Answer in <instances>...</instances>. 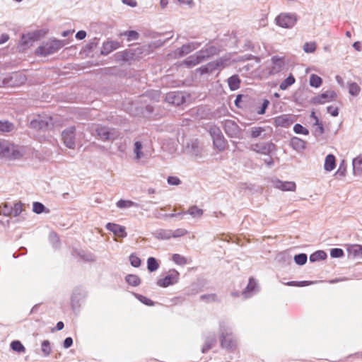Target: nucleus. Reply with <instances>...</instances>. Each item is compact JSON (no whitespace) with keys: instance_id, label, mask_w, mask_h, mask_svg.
Here are the masks:
<instances>
[{"instance_id":"obj_61","label":"nucleus","mask_w":362,"mask_h":362,"mask_svg":"<svg viewBox=\"0 0 362 362\" xmlns=\"http://www.w3.org/2000/svg\"><path fill=\"white\" fill-rule=\"evenodd\" d=\"M9 39V37L7 34H1L0 35V44L4 43Z\"/></svg>"},{"instance_id":"obj_16","label":"nucleus","mask_w":362,"mask_h":362,"mask_svg":"<svg viewBox=\"0 0 362 362\" xmlns=\"http://www.w3.org/2000/svg\"><path fill=\"white\" fill-rule=\"evenodd\" d=\"M348 255L353 258L362 257V245L358 244L348 245L346 246Z\"/></svg>"},{"instance_id":"obj_28","label":"nucleus","mask_w":362,"mask_h":362,"mask_svg":"<svg viewBox=\"0 0 362 362\" xmlns=\"http://www.w3.org/2000/svg\"><path fill=\"white\" fill-rule=\"evenodd\" d=\"M159 267V264L154 257H148L147 259V268L151 272L156 271Z\"/></svg>"},{"instance_id":"obj_11","label":"nucleus","mask_w":362,"mask_h":362,"mask_svg":"<svg viewBox=\"0 0 362 362\" xmlns=\"http://www.w3.org/2000/svg\"><path fill=\"white\" fill-rule=\"evenodd\" d=\"M293 123L291 117L288 115H281L274 118V124L276 127H290Z\"/></svg>"},{"instance_id":"obj_64","label":"nucleus","mask_w":362,"mask_h":362,"mask_svg":"<svg viewBox=\"0 0 362 362\" xmlns=\"http://www.w3.org/2000/svg\"><path fill=\"white\" fill-rule=\"evenodd\" d=\"M64 325L63 322H61V321H60V322H57V325H56V329H57V330H61V329H62L64 328Z\"/></svg>"},{"instance_id":"obj_19","label":"nucleus","mask_w":362,"mask_h":362,"mask_svg":"<svg viewBox=\"0 0 362 362\" xmlns=\"http://www.w3.org/2000/svg\"><path fill=\"white\" fill-rule=\"evenodd\" d=\"M166 100L168 103L179 105L180 104L182 103L185 100L184 96L182 93H170L166 96Z\"/></svg>"},{"instance_id":"obj_36","label":"nucleus","mask_w":362,"mask_h":362,"mask_svg":"<svg viewBox=\"0 0 362 362\" xmlns=\"http://www.w3.org/2000/svg\"><path fill=\"white\" fill-rule=\"evenodd\" d=\"M349 93L354 96H356L359 94L361 91V88L356 83H351L348 86Z\"/></svg>"},{"instance_id":"obj_58","label":"nucleus","mask_w":362,"mask_h":362,"mask_svg":"<svg viewBox=\"0 0 362 362\" xmlns=\"http://www.w3.org/2000/svg\"><path fill=\"white\" fill-rule=\"evenodd\" d=\"M73 344V339L71 337H67L64 341V347L67 349L69 348Z\"/></svg>"},{"instance_id":"obj_55","label":"nucleus","mask_w":362,"mask_h":362,"mask_svg":"<svg viewBox=\"0 0 362 362\" xmlns=\"http://www.w3.org/2000/svg\"><path fill=\"white\" fill-rule=\"evenodd\" d=\"M187 233V231L185 229L180 228V229H177L176 230H175L173 234L172 235V236L174 238L180 237V236H183V235H186Z\"/></svg>"},{"instance_id":"obj_7","label":"nucleus","mask_w":362,"mask_h":362,"mask_svg":"<svg viewBox=\"0 0 362 362\" xmlns=\"http://www.w3.org/2000/svg\"><path fill=\"white\" fill-rule=\"evenodd\" d=\"M75 131L74 127L67 128L62 132V140L65 146L71 149L75 148Z\"/></svg>"},{"instance_id":"obj_47","label":"nucleus","mask_w":362,"mask_h":362,"mask_svg":"<svg viewBox=\"0 0 362 362\" xmlns=\"http://www.w3.org/2000/svg\"><path fill=\"white\" fill-rule=\"evenodd\" d=\"M311 284V282L308 281H289L286 283L285 284L290 286H308Z\"/></svg>"},{"instance_id":"obj_51","label":"nucleus","mask_w":362,"mask_h":362,"mask_svg":"<svg viewBox=\"0 0 362 362\" xmlns=\"http://www.w3.org/2000/svg\"><path fill=\"white\" fill-rule=\"evenodd\" d=\"M269 105V101L267 99L263 100L262 107L259 110H257V112L259 115L264 114L266 109L268 107Z\"/></svg>"},{"instance_id":"obj_30","label":"nucleus","mask_w":362,"mask_h":362,"mask_svg":"<svg viewBox=\"0 0 362 362\" xmlns=\"http://www.w3.org/2000/svg\"><path fill=\"white\" fill-rule=\"evenodd\" d=\"M14 129V125L8 121H0V132H10Z\"/></svg>"},{"instance_id":"obj_52","label":"nucleus","mask_w":362,"mask_h":362,"mask_svg":"<svg viewBox=\"0 0 362 362\" xmlns=\"http://www.w3.org/2000/svg\"><path fill=\"white\" fill-rule=\"evenodd\" d=\"M180 180L175 176H170L168 178V183L171 185H178L180 184Z\"/></svg>"},{"instance_id":"obj_33","label":"nucleus","mask_w":362,"mask_h":362,"mask_svg":"<svg viewBox=\"0 0 362 362\" xmlns=\"http://www.w3.org/2000/svg\"><path fill=\"white\" fill-rule=\"evenodd\" d=\"M11 347L13 351H17L18 353H24L25 351V348L24 347V346L20 341L18 340L13 341L11 343Z\"/></svg>"},{"instance_id":"obj_40","label":"nucleus","mask_w":362,"mask_h":362,"mask_svg":"<svg viewBox=\"0 0 362 362\" xmlns=\"http://www.w3.org/2000/svg\"><path fill=\"white\" fill-rule=\"evenodd\" d=\"M316 43L315 42H306L303 45V50L307 53L314 52L316 49Z\"/></svg>"},{"instance_id":"obj_4","label":"nucleus","mask_w":362,"mask_h":362,"mask_svg":"<svg viewBox=\"0 0 362 362\" xmlns=\"http://www.w3.org/2000/svg\"><path fill=\"white\" fill-rule=\"evenodd\" d=\"M179 279L180 273L176 269H170L164 277L158 279L156 284L160 287L165 288L177 284Z\"/></svg>"},{"instance_id":"obj_13","label":"nucleus","mask_w":362,"mask_h":362,"mask_svg":"<svg viewBox=\"0 0 362 362\" xmlns=\"http://www.w3.org/2000/svg\"><path fill=\"white\" fill-rule=\"evenodd\" d=\"M204 60V57L202 53L197 52L194 55H191L187 57L184 62L183 64H185L187 67H192L199 63L202 62Z\"/></svg>"},{"instance_id":"obj_59","label":"nucleus","mask_w":362,"mask_h":362,"mask_svg":"<svg viewBox=\"0 0 362 362\" xmlns=\"http://www.w3.org/2000/svg\"><path fill=\"white\" fill-rule=\"evenodd\" d=\"M86 33L84 30H80L76 35V37L78 40H83L86 37Z\"/></svg>"},{"instance_id":"obj_48","label":"nucleus","mask_w":362,"mask_h":362,"mask_svg":"<svg viewBox=\"0 0 362 362\" xmlns=\"http://www.w3.org/2000/svg\"><path fill=\"white\" fill-rule=\"evenodd\" d=\"M134 152L136 153V159H139L142 155L141 153V148H142V144L140 141H136L134 144Z\"/></svg>"},{"instance_id":"obj_49","label":"nucleus","mask_w":362,"mask_h":362,"mask_svg":"<svg viewBox=\"0 0 362 362\" xmlns=\"http://www.w3.org/2000/svg\"><path fill=\"white\" fill-rule=\"evenodd\" d=\"M332 257H341L344 255V251L340 248H334L330 252Z\"/></svg>"},{"instance_id":"obj_18","label":"nucleus","mask_w":362,"mask_h":362,"mask_svg":"<svg viewBox=\"0 0 362 362\" xmlns=\"http://www.w3.org/2000/svg\"><path fill=\"white\" fill-rule=\"evenodd\" d=\"M120 47L121 44L117 41H107L103 43L101 52L103 54H108Z\"/></svg>"},{"instance_id":"obj_3","label":"nucleus","mask_w":362,"mask_h":362,"mask_svg":"<svg viewBox=\"0 0 362 362\" xmlns=\"http://www.w3.org/2000/svg\"><path fill=\"white\" fill-rule=\"evenodd\" d=\"M26 76L21 72H14L3 80V84L6 87L15 88L23 85L26 81Z\"/></svg>"},{"instance_id":"obj_34","label":"nucleus","mask_w":362,"mask_h":362,"mask_svg":"<svg viewBox=\"0 0 362 362\" xmlns=\"http://www.w3.org/2000/svg\"><path fill=\"white\" fill-rule=\"evenodd\" d=\"M187 213L193 217H200L203 214V210L197 206H192L189 208Z\"/></svg>"},{"instance_id":"obj_32","label":"nucleus","mask_w":362,"mask_h":362,"mask_svg":"<svg viewBox=\"0 0 362 362\" xmlns=\"http://www.w3.org/2000/svg\"><path fill=\"white\" fill-rule=\"evenodd\" d=\"M172 259L176 264L178 265H185L188 263L187 259L180 254H174L172 256Z\"/></svg>"},{"instance_id":"obj_23","label":"nucleus","mask_w":362,"mask_h":362,"mask_svg":"<svg viewBox=\"0 0 362 362\" xmlns=\"http://www.w3.org/2000/svg\"><path fill=\"white\" fill-rule=\"evenodd\" d=\"M219 66V64L218 62H211L209 63L205 66H203L199 68V71L201 74H206L209 72H212L215 69H217V67Z\"/></svg>"},{"instance_id":"obj_20","label":"nucleus","mask_w":362,"mask_h":362,"mask_svg":"<svg viewBox=\"0 0 362 362\" xmlns=\"http://www.w3.org/2000/svg\"><path fill=\"white\" fill-rule=\"evenodd\" d=\"M336 167V159L334 156L329 154L326 156L325 160V169L327 171H331Z\"/></svg>"},{"instance_id":"obj_24","label":"nucleus","mask_w":362,"mask_h":362,"mask_svg":"<svg viewBox=\"0 0 362 362\" xmlns=\"http://www.w3.org/2000/svg\"><path fill=\"white\" fill-rule=\"evenodd\" d=\"M291 146L297 150L303 149L305 146V141L298 137H293L291 140Z\"/></svg>"},{"instance_id":"obj_2","label":"nucleus","mask_w":362,"mask_h":362,"mask_svg":"<svg viewBox=\"0 0 362 362\" xmlns=\"http://www.w3.org/2000/svg\"><path fill=\"white\" fill-rule=\"evenodd\" d=\"M62 46L63 44L60 40H52L40 46L35 52L37 55L47 56L57 52Z\"/></svg>"},{"instance_id":"obj_63","label":"nucleus","mask_w":362,"mask_h":362,"mask_svg":"<svg viewBox=\"0 0 362 362\" xmlns=\"http://www.w3.org/2000/svg\"><path fill=\"white\" fill-rule=\"evenodd\" d=\"M310 117H312L315 121V124H317L318 122H319V119L318 117L316 116L315 112H311V115H310Z\"/></svg>"},{"instance_id":"obj_54","label":"nucleus","mask_w":362,"mask_h":362,"mask_svg":"<svg viewBox=\"0 0 362 362\" xmlns=\"http://www.w3.org/2000/svg\"><path fill=\"white\" fill-rule=\"evenodd\" d=\"M327 110V112L333 117H337L339 114V109L337 107L328 106Z\"/></svg>"},{"instance_id":"obj_44","label":"nucleus","mask_w":362,"mask_h":362,"mask_svg":"<svg viewBox=\"0 0 362 362\" xmlns=\"http://www.w3.org/2000/svg\"><path fill=\"white\" fill-rule=\"evenodd\" d=\"M120 35H127L128 37V41H131L132 40H136L139 37V33L134 30L126 31L123 33H121Z\"/></svg>"},{"instance_id":"obj_21","label":"nucleus","mask_w":362,"mask_h":362,"mask_svg":"<svg viewBox=\"0 0 362 362\" xmlns=\"http://www.w3.org/2000/svg\"><path fill=\"white\" fill-rule=\"evenodd\" d=\"M199 53H202L204 57V59L217 54L218 53V49L214 46H209L204 49H202L199 52Z\"/></svg>"},{"instance_id":"obj_8","label":"nucleus","mask_w":362,"mask_h":362,"mask_svg":"<svg viewBox=\"0 0 362 362\" xmlns=\"http://www.w3.org/2000/svg\"><path fill=\"white\" fill-rule=\"evenodd\" d=\"M221 344L223 348L232 349L236 346V341L231 332L224 330L221 332Z\"/></svg>"},{"instance_id":"obj_56","label":"nucleus","mask_w":362,"mask_h":362,"mask_svg":"<svg viewBox=\"0 0 362 362\" xmlns=\"http://www.w3.org/2000/svg\"><path fill=\"white\" fill-rule=\"evenodd\" d=\"M233 128L234 129H236L238 126L232 121H230V120H228L225 122V125H224V129H225V131L228 133V128Z\"/></svg>"},{"instance_id":"obj_26","label":"nucleus","mask_w":362,"mask_h":362,"mask_svg":"<svg viewBox=\"0 0 362 362\" xmlns=\"http://www.w3.org/2000/svg\"><path fill=\"white\" fill-rule=\"evenodd\" d=\"M126 281L132 286H137L141 283V279L139 276L136 274H128L125 277Z\"/></svg>"},{"instance_id":"obj_22","label":"nucleus","mask_w":362,"mask_h":362,"mask_svg":"<svg viewBox=\"0 0 362 362\" xmlns=\"http://www.w3.org/2000/svg\"><path fill=\"white\" fill-rule=\"evenodd\" d=\"M228 83L230 90H235L239 88L240 80L237 75H234L228 79Z\"/></svg>"},{"instance_id":"obj_45","label":"nucleus","mask_w":362,"mask_h":362,"mask_svg":"<svg viewBox=\"0 0 362 362\" xmlns=\"http://www.w3.org/2000/svg\"><path fill=\"white\" fill-rule=\"evenodd\" d=\"M129 261H130L131 264L134 267H139L141 265L140 258L134 254H132L129 256Z\"/></svg>"},{"instance_id":"obj_43","label":"nucleus","mask_w":362,"mask_h":362,"mask_svg":"<svg viewBox=\"0 0 362 362\" xmlns=\"http://www.w3.org/2000/svg\"><path fill=\"white\" fill-rule=\"evenodd\" d=\"M263 132H264L263 127H256L251 129L250 134L252 138H257Z\"/></svg>"},{"instance_id":"obj_50","label":"nucleus","mask_w":362,"mask_h":362,"mask_svg":"<svg viewBox=\"0 0 362 362\" xmlns=\"http://www.w3.org/2000/svg\"><path fill=\"white\" fill-rule=\"evenodd\" d=\"M45 209V206L40 202L33 203V211L37 214H41Z\"/></svg>"},{"instance_id":"obj_35","label":"nucleus","mask_w":362,"mask_h":362,"mask_svg":"<svg viewBox=\"0 0 362 362\" xmlns=\"http://www.w3.org/2000/svg\"><path fill=\"white\" fill-rule=\"evenodd\" d=\"M322 84V78L316 74H312L310 78V85L318 88Z\"/></svg>"},{"instance_id":"obj_31","label":"nucleus","mask_w":362,"mask_h":362,"mask_svg":"<svg viewBox=\"0 0 362 362\" xmlns=\"http://www.w3.org/2000/svg\"><path fill=\"white\" fill-rule=\"evenodd\" d=\"M327 257V255L324 251L319 250L313 253L310 256V260L311 262H316L319 260H323Z\"/></svg>"},{"instance_id":"obj_9","label":"nucleus","mask_w":362,"mask_h":362,"mask_svg":"<svg viewBox=\"0 0 362 362\" xmlns=\"http://www.w3.org/2000/svg\"><path fill=\"white\" fill-rule=\"evenodd\" d=\"M93 130L96 133V136L103 141H108L111 139H115L113 137V133L107 127L96 125Z\"/></svg>"},{"instance_id":"obj_39","label":"nucleus","mask_w":362,"mask_h":362,"mask_svg":"<svg viewBox=\"0 0 362 362\" xmlns=\"http://www.w3.org/2000/svg\"><path fill=\"white\" fill-rule=\"evenodd\" d=\"M135 205V203L131 200H119L117 202V206L119 208H129Z\"/></svg>"},{"instance_id":"obj_14","label":"nucleus","mask_w":362,"mask_h":362,"mask_svg":"<svg viewBox=\"0 0 362 362\" xmlns=\"http://www.w3.org/2000/svg\"><path fill=\"white\" fill-rule=\"evenodd\" d=\"M199 45V44L194 42L184 45L180 49L176 50L175 54L179 57H182L197 49Z\"/></svg>"},{"instance_id":"obj_10","label":"nucleus","mask_w":362,"mask_h":362,"mask_svg":"<svg viewBox=\"0 0 362 362\" xmlns=\"http://www.w3.org/2000/svg\"><path fill=\"white\" fill-rule=\"evenodd\" d=\"M105 228L113 233L117 238H125L127 235L126 228L113 223H108L106 224Z\"/></svg>"},{"instance_id":"obj_62","label":"nucleus","mask_w":362,"mask_h":362,"mask_svg":"<svg viewBox=\"0 0 362 362\" xmlns=\"http://www.w3.org/2000/svg\"><path fill=\"white\" fill-rule=\"evenodd\" d=\"M181 4H187L189 6H192L194 5V2L192 0H177Z\"/></svg>"},{"instance_id":"obj_53","label":"nucleus","mask_w":362,"mask_h":362,"mask_svg":"<svg viewBox=\"0 0 362 362\" xmlns=\"http://www.w3.org/2000/svg\"><path fill=\"white\" fill-rule=\"evenodd\" d=\"M256 286H257V284H256V281H255V279L252 278H250L249 279V283L247 286L246 290L247 291H255Z\"/></svg>"},{"instance_id":"obj_25","label":"nucleus","mask_w":362,"mask_h":362,"mask_svg":"<svg viewBox=\"0 0 362 362\" xmlns=\"http://www.w3.org/2000/svg\"><path fill=\"white\" fill-rule=\"evenodd\" d=\"M295 81L296 79L294 76L292 74H291L281 83L279 88L283 90H286L289 86L293 85L295 83Z\"/></svg>"},{"instance_id":"obj_29","label":"nucleus","mask_w":362,"mask_h":362,"mask_svg":"<svg viewBox=\"0 0 362 362\" xmlns=\"http://www.w3.org/2000/svg\"><path fill=\"white\" fill-rule=\"evenodd\" d=\"M23 204L20 202L14 204L13 206L8 212V215L13 216H18L23 211Z\"/></svg>"},{"instance_id":"obj_15","label":"nucleus","mask_w":362,"mask_h":362,"mask_svg":"<svg viewBox=\"0 0 362 362\" xmlns=\"http://www.w3.org/2000/svg\"><path fill=\"white\" fill-rule=\"evenodd\" d=\"M272 61L273 64L270 69L271 74H277L283 69L284 66V59L283 57H274Z\"/></svg>"},{"instance_id":"obj_6","label":"nucleus","mask_w":362,"mask_h":362,"mask_svg":"<svg viewBox=\"0 0 362 362\" xmlns=\"http://www.w3.org/2000/svg\"><path fill=\"white\" fill-rule=\"evenodd\" d=\"M337 97V93L332 90L322 93L312 99V103L315 105L325 104L334 101Z\"/></svg>"},{"instance_id":"obj_1","label":"nucleus","mask_w":362,"mask_h":362,"mask_svg":"<svg viewBox=\"0 0 362 362\" xmlns=\"http://www.w3.org/2000/svg\"><path fill=\"white\" fill-rule=\"evenodd\" d=\"M23 156L20 148L13 144L4 140H0V157L11 159H18Z\"/></svg>"},{"instance_id":"obj_17","label":"nucleus","mask_w":362,"mask_h":362,"mask_svg":"<svg viewBox=\"0 0 362 362\" xmlns=\"http://www.w3.org/2000/svg\"><path fill=\"white\" fill-rule=\"evenodd\" d=\"M275 187L279 189L282 191H291L294 192L296 189V185L294 182H283L281 180H277L275 182Z\"/></svg>"},{"instance_id":"obj_42","label":"nucleus","mask_w":362,"mask_h":362,"mask_svg":"<svg viewBox=\"0 0 362 362\" xmlns=\"http://www.w3.org/2000/svg\"><path fill=\"white\" fill-rule=\"evenodd\" d=\"M293 131L296 134H302L304 135H308L309 134L308 130L300 124H296L294 125Z\"/></svg>"},{"instance_id":"obj_5","label":"nucleus","mask_w":362,"mask_h":362,"mask_svg":"<svg viewBox=\"0 0 362 362\" xmlns=\"http://www.w3.org/2000/svg\"><path fill=\"white\" fill-rule=\"evenodd\" d=\"M276 21V23L279 26L285 28H290L296 24L297 18L293 14L281 13L277 16Z\"/></svg>"},{"instance_id":"obj_46","label":"nucleus","mask_w":362,"mask_h":362,"mask_svg":"<svg viewBox=\"0 0 362 362\" xmlns=\"http://www.w3.org/2000/svg\"><path fill=\"white\" fill-rule=\"evenodd\" d=\"M294 259L296 264L303 265L307 262V256L305 254H299L294 257Z\"/></svg>"},{"instance_id":"obj_37","label":"nucleus","mask_w":362,"mask_h":362,"mask_svg":"<svg viewBox=\"0 0 362 362\" xmlns=\"http://www.w3.org/2000/svg\"><path fill=\"white\" fill-rule=\"evenodd\" d=\"M41 350L45 356H49L51 354L52 348L50 346V343L48 340H45L42 341L41 345Z\"/></svg>"},{"instance_id":"obj_60","label":"nucleus","mask_w":362,"mask_h":362,"mask_svg":"<svg viewBox=\"0 0 362 362\" xmlns=\"http://www.w3.org/2000/svg\"><path fill=\"white\" fill-rule=\"evenodd\" d=\"M123 3L127 4L132 7L136 6V1L135 0H122Z\"/></svg>"},{"instance_id":"obj_41","label":"nucleus","mask_w":362,"mask_h":362,"mask_svg":"<svg viewBox=\"0 0 362 362\" xmlns=\"http://www.w3.org/2000/svg\"><path fill=\"white\" fill-rule=\"evenodd\" d=\"M200 298L206 303H211L216 301L217 296L215 293H210L202 295L201 296Z\"/></svg>"},{"instance_id":"obj_38","label":"nucleus","mask_w":362,"mask_h":362,"mask_svg":"<svg viewBox=\"0 0 362 362\" xmlns=\"http://www.w3.org/2000/svg\"><path fill=\"white\" fill-rule=\"evenodd\" d=\"M353 166L354 170L356 172H361L362 171V157L358 156L354 159L353 160Z\"/></svg>"},{"instance_id":"obj_12","label":"nucleus","mask_w":362,"mask_h":362,"mask_svg":"<svg viewBox=\"0 0 362 362\" xmlns=\"http://www.w3.org/2000/svg\"><path fill=\"white\" fill-rule=\"evenodd\" d=\"M45 33L42 31H35L33 33L23 35L21 38V43L22 45H29L36 40H38Z\"/></svg>"},{"instance_id":"obj_57","label":"nucleus","mask_w":362,"mask_h":362,"mask_svg":"<svg viewBox=\"0 0 362 362\" xmlns=\"http://www.w3.org/2000/svg\"><path fill=\"white\" fill-rule=\"evenodd\" d=\"M138 298L141 301L143 302L144 304L147 305H153V301L151 300V299H148L143 296H139L138 297Z\"/></svg>"},{"instance_id":"obj_27","label":"nucleus","mask_w":362,"mask_h":362,"mask_svg":"<svg viewBox=\"0 0 362 362\" xmlns=\"http://www.w3.org/2000/svg\"><path fill=\"white\" fill-rule=\"evenodd\" d=\"M214 144L219 151H223L226 146V143L221 136H217L214 138Z\"/></svg>"}]
</instances>
